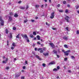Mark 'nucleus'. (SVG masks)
Here are the masks:
<instances>
[{
	"label": "nucleus",
	"instance_id": "f257e3e1",
	"mask_svg": "<svg viewBox=\"0 0 79 79\" xmlns=\"http://www.w3.org/2000/svg\"><path fill=\"white\" fill-rule=\"evenodd\" d=\"M0 21L1 22V24L2 26H3L4 25V21L2 19V17H0Z\"/></svg>",
	"mask_w": 79,
	"mask_h": 79
},
{
	"label": "nucleus",
	"instance_id": "f03ea898",
	"mask_svg": "<svg viewBox=\"0 0 79 79\" xmlns=\"http://www.w3.org/2000/svg\"><path fill=\"white\" fill-rule=\"evenodd\" d=\"M69 52H70V50H69L66 52H64V53L65 55L68 56L69 55Z\"/></svg>",
	"mask_w": 79,
	"mask_h": 79
},
{
	"label": "nucleus",
	"instance_id": "7ed1b4c3",
	"mask_svg": "<svg viewBox=\"0 0 79 79\" xmlns=\"http://www.w3.org/2000/svg\"><path fill=\"white\" fill-rule=\"evenodd\" d=\"M69 17H68V16H66V17L65 18V19L67 23H69Z\"/></svg>",
	"mask_w": 79,
	"mask_h": 79
},
{
	"label": "nucleus",
	"instance_id": "20e7f679",
	"mask_svg": "<svg viewBox=\"0 0 79 79\" xmlns=\"http://www.w3.org/2000/svg\"><path fill=\"white\" fill-rule=\"evenodd\" d=\"M55 12H52L51 14V16L50 17V18L52 19L54 18V16H55Z\"/></svg>",
	"mask_w": 79,
	"mask_h": 79
},
{
	"label": "nucleus",
	"instance_id": "39448f33",
	"mask_svg": "<svg viewBox=\"0 0 79 79\" xmlns=\"http://www.w3.org/2000/svg\"><path fill=\"white\" fill-rule=\"evenodd\" d=\"M21 35L23 37H24L26 39H28V37H27V35H26V34H25L24 35L22 34Z\"/></svg>",
	"mask_w": 79,
	"mask_h": 79
},
{
	"label": "nucleus",
	"instance_id": "423d86ee",
	"mask_svg": "<svg viewBox=\"0 0 79 79\" xmlns=\"http://www.w3.org/2000/svg\"><path fill=\"white\" fill-rule=\"evenodd\" d=\"M49 44L50 45H51L52 48H55V45L53 44L52 43H49Z\"/></svg>",
	"mask_w": 79,
	"mask_h": 79
},
{
	"label": "nucleus",
	"instance_id": "0eeeda50",
	"mask_svg": "<svg viewBox=\"0 0 79 79\" xmlns=\"http://www.w3.org/2000/svg\"><path fill=\"white\" fill-rule=\"evenodd\" d=\"M12 17L11 16H9L8 21L10 22L12 21Z\"/></svg>",
	"mask_w": 79,
	"mask_h": 79
},
{
	"label": "nucleus",
	"instance_id": "6e6552de",
	"mask_svg": "<svg viewBox=\"0 0 79 79\" xmlns=\"http://www.w3.org/2000/svg\"><path fill=\"white\" fill-rule=\"evenodd\" d=\"M55 64V62L54 61H52L49 63V65H50V64Z\"/></svg>",
	"mask_w": 79,
	"mask_h": 79
},
{
	"label": "nucleus",
	"instance_id": "1a4fd4ad",
	"mask_svg": "<svg viewBox=\"0 0 79 79\" xmlns=\"http://www.w3.org/2000/svg\"><path fill=\"white\" fill-rule=\"evenodd\" d=\"M19 8H20V9H21V10H24V9H25V7L20 6L19 7Z\"/></svg>",
	"mask_w": 79,
	"mask_h": 79
},
{
	"label": "nucleus",
	"instance_id": "9d476101",
	"mask_svg": "<svg viewBox=\"0 0 79 79\" xmlns=\"http://www.w3.org/2000/svg\"><path fill=\"white\" fill-rule=\"evenodd\" d=\"M36 58H37L38 59H39V60H41V59L40 58V57H39V56L37 55H35V56Z\"/></svg>",
	"mask_w": 79,
	"mask_h": 79
},
{
	"label": "nucleus",
	"instance_id": "9b49d317",
	"mask_svg": "<svg viewBox=\"0 0 79 79\" xmlns=\"http://www.w3.org/2000/svg\"><path fill=\"white\" fill-rule=\"evenodd\" d=\"M8 61V60H4L3 61V63H7V61Z\"/></svg>",
	"mask_w": 79,
	"mask_h": 79
},
{
	"label": "nucleus",
	"instance_id": "f8f14e48",
	"mask_svg": "<svg viewBox=\"0 0 79 79\" xmlns=\"http://www.w3.org/2000/svg\"><path fill=\"white\" fill-rule=\"evenodd\" d=\"M63 39H64V40H68V38L66 36H64Z\"/></svg>",
	"mask_w": 79,
	"mask_h": 79
},
{
	"label": "nucleus",
	"instance_id": "ddd939ff",
	"mask_svg": "<svg viewBox=\"0 0 79 79\" xmlns=\"http://www.w3.org/2000/svg\"><path fill=\"white\" fill-rule=\"evenodd\" d=\"M30 37L31 38H34V36H33V35L31 34L30 35Z\"/></svg>",
	"mask_w": 79,
	"mask_h": 79
},
{
	"label": "nucleus",
	"instance_id": "4468645a",
	"mask_svg": "<svg viewBox=\"0 0 79 79\" xmlns=\"http://www.w3.org/2000/svg\"><path fill=\"white\" fill-rule=\"evenodd\" d=\"M53 52L55 54H57V51L56 50H53Z\"/></svg>",
	"mask_w": 79,
	"mask_h": 79
},
{
	"label": "nucleus",
	"instance_id": "2eb2a0df",
	"mask_svg": "<svg viewBox=\"0 0 79 79\" xmlns=\"http://www.w3.org/2000/svg\"><path fill=\"white\" fill-rule=\"evenodd\" d=\"M43 55H44V56H47L48 55V53H43Z\"/></svg>",
	"mask_w": 79,
	"mask_h": 79
},
{
	"label": "nucleus",
	"instance_id": "dca6fc26",
	"mask_svg": "<svg viewBox=\"0 0 79 79\" xmlns=\"http://www.w3.org/2000/svg\"><path fill=\"white\" fill-rule=\"evenodd\" d=\"M35 8H38L39 7V5H38V4H37L36 5H35Z\"/></svg>",
	"mask_w": 79,
	"mask_h": 79
},
{
	"label": "nucleus",
	"instance_id": "f3484780",
	"mask_svg": "<svg viewBox=\"0 0 79 79\" xmlns=\"http://www.w3.org/2000/svg\"><path fill=\"white\" fill-rule=\"evenodd\" d=\"M71 59H75V57H74V56H71Z\"/></svg>",
	"mask_w": 79,
	"mask_h": 79
},
{
	"label": "nucleus",
	"instance_id": "a211bd4d",
	"mask_svg": "<svg viewBox=\"0 0 79 79\" xmlns=\"http://www.w3.org/2000/svg\"><path fill=\"white\" fill-rule=\"evenodd\" d=\"M37 38L38 39V40H40V36L39 35L37 36Z\"/></svg>",
	"mask_w": 79,
	"mask_h": 79
},
{
	"label": "nucleus",
	"instance_id": "6ab92c4d",
	"mask_svg": "<svg viewBox=\"0 0 79 79\" xmlns=\"http://www.w3.org/2000/svg\"><path fill=\"white\" fill-rule=\"evenodd\" d=\"M44 52V51H43V48H41L40 51V53H43Z\"/></svg>",
	"mask_w": 79,
	"mask_h": 79
},
{
	"label": "nucleus",
	"instance_id": "aec40b11",
	"mask_svg": "<svg viewBox=\"0 0 79 79\" xmlns=\"http://www.w3.org/2000/svg\"><path fill=\"white\" fill-rule=\"evenodd\" d=\"M19 34H18V35L16 36V38H17V39H19Z\"/></svg>",
	"mask_w": 79,
	"mask_h": 79
},
{
	"label": "nucleus",
	"instance_id": "412c9836",
	"mask_svg": "<svg viewBox=\"0 0 79 79\" xmlns=\"http://www.w3.org/2000/svg\"><path fill=\"white\" fill-rule=\"evenodd\" d=\"M9 32V31H8V30L7 29H6V34H8Z\"/></svg>",
	"mask_w": 79,
	"mask_h": 79
},
{
	"label": "nucleus",
	"instance_id": "4be33fe9",
	"mask_svg": "<svg viewBox=\"0 0 79 79\" xmlns=\"http://www.w3.org/2000/svg\"><path fill=\"white\" fill-rule=\"evenodd\" d=\"M64 47H65V48H68V45L66 44H65L64 45Z\"/></svg>",
	"mask_w": 79,
	"mask_h": 79
},
{
	"label": "nucleus",
	"instance_id": "5701e85b",
	"mask_svg": "<svg viewBox=\"0 0 79 79\" xmlns=\"http://www.w3.org/2000/svg\"><path fill=\"white\" fill-rule=\"evenodd\" d=\"M18 14H15V15H14V17H18Z\"/></svg>",
	"mask_w": 79,
	"mask_h": 79
},
{
	"label": "nucleus",
	"instance_id": "b1692460",
	"mask_svg": "<svg viewBox=\"0 0 79 79\" xmlns=\"http://www.w3.org/2000/svg\"><path fill=\"white\" fill-rule=\"evenodd\" d=\"M12 45L13 47H16V45L15 44V43H12Z\"/></svg>",
	"mask_w": 79,
	"mask_h": 79
},
{
	"label": "nucleus",
	"instance_id": "393cba45",
	"mask_svg": "<svg viewBox=\"0 0 79 79\" xmlns=\"http://www.w3.org/2000/svg\"><path fill=\"white\" fill-rule=\"evenodd\" d=\"M33 35H36V32H35V31L33 32Z\"/></svg>",
	"mask_w": 79,
	"mask_h": 79
},
{
	"label": "nucleus",
	"instance_id": "a878e982",
	"mask_svg": "<svg viewBox=\"0 0 79 79\" xmlns=\"http://www.w3.org/2000/svg\"><path fill=\"white\" fill-rule=\"evenodd\" d=\"M9 37H10V38H12V34L11 33H10V36H9Z\"/></svg>",
	"mask_w": 79,
	"mask_h": 79
},
{
	"label": "nucleus",
	"instance_id": "bb28decb",
	"mask_svg": "<svg viewBox=\"0 0 79 79\" xmlns=\"http://www.w3.org/2000/svg\"><path fill=\"white\" fill-rule=\"evenodd\" d=\"M10 16H13V14L12 12H10Z\"/></svg>",
	"mask_w": 79,
	"mask_h": 79
},
{
	"label": "nucleus",
	"instance_id": "cd10ccee",
	"mask_svg": "<svg viewBox=\"0 0 79 79\" xmlns=\"http://www.w3.org/2000/svg\"><path fill=\"white\" fill-rule=\"evenodd\" d=\"M53 71H58V69H56V68H55L53 69Z\"/></svg>",
	"mask_w": 79,
	"mask_h": 79
},
{
	"label": "nucleus",
	"instance_id": "c85d7f7f",
	"mask_svg": "<svg viewBox=\"0 0 79 79\" xmlns=\"http://www.w3.org/2000/svg\"><path fill=\"white\" fill-rule=\"evenodd\" d=\"M19 76H20V75L17 74L16 75L15 77H19Z\"/></svg>",
	"mask_w": 79,
	"mask_h": 79
},
{
	"label": "nucleus",
	"instance_id": "c756f323",
	"mask_svg": "<svg viewBox=\"0 0 79 79\" xmlns=\"http://www.w3.org/2000/svg\"><path fill=\"white\" fill-rule=\"evenodd\" d=\"M27 19H26V20H25L24 22V23H27Z\"/></svg>",
	"mask_w": 79,
	"mask_h": 79
},
{
	"label": "nucleus",
	"instance_id": "7c9ffc66",
	"mask_svg": "<svg viewBox=\"0 0 79 79\" xmlns=\"http://www.w3.org/2000/svg\"><path fill=\"white\" fill-rule=\"evenodd\" d=\"M68 12H69V10H68L66 9L65 10V13H68Z\"/></svg>",
	"mask_w": 79,
	"mask_h": 79
},
{
	"label": "nucleus",
	"instance_id": "2f4dec72",
	"mask_svg": "<svg viewBox=\"0 0 79 79\" xmlns=\"http://www.w3.org/2000/svg\"><path fill=\"white\" fill-rule=\"evenodd\" d=\"M75 7L76 9H78V8H79V6H76Z\"/></svg>",
	"mask_w": 79,
	"mask_h": 79
},
{
	"label": "nucleus",
	"instance_id": "473e14b6",
	"mask_svg": "<svg viewBox=\"0 0 79 79\" xmlns=\"http://www.w3.org/2000/svg\"><path fill=\"white\" fill-rule=\"evenodd\" d=\"M59 11L60 12V13H62L63 12V10H59Z\"/></svg>",
	"mask_w": 79,
	"mask_h": 79
},
{
	"label": "nucleus",
	"instance_id": "72a5a7b5",
	"mask_svg": "<svg viewBox=\"0 0 79 79\" xmlns=\"http://www.w3.org/2000/svg\"><path fill=\"white\" fill-rule=\"evenodd\" d=\"M7 45H9V41L8 40H7Z\"/></svg>",
	"mask_w": 79,
	"mask_h": 79
},
{
	"label": "nucleus",
	"instance_id": "f704fd0d",
	"mask_svg": "<svg viewBox=\"0 0 79 79\" xmlns=\"http://www.w3.org/2000/svg\"><path fill=\"white\" fill-rule=\"evenodd\" d=\"M63 4H66V2L65 1H64L63 2Z\"/></svg>",
	"mask_w": 79,
	"mask_h": 79
},
{
	"label": "nucleus",
	"instance_id": "c9c22d12",
	"mask_svg": "<svg viewBox=\"0 0 79 79\" xmlns=\"http://www.w3.org/2000/svg\"><path fill=\"white\" fill-rule=\"evenodd\" d=\"M57 70H58V69H60V66H57Z\"/></svg>",
	"mask_w": 79,
	"mask_h": 79
},
{
	"label": "nucleus",
	"instance_id": "e433bc0d",
	"mask_svg": "<svg viewBox=\"0 0 79 79\" xmlns=\"http://www.w3.org/2000/svg\"><path fill=\"white\" fill-rule=\"evenodd\" d=\"M27 40V42H29V39H26Z\"/></svg>",
	"mask_w": 79,
	"mask_h": 79
},
{
	"label": "nucleus",
	"instance_id": "4c0bfd02",
	"mask_svg": "<svg viewBox=\"0 0 79 79\" xmlns=\"http://www.w3.org/2000/svg\"><path fill=\"white\" fill-rule=\"evenodd\" d=\"M46 25H47V26H50V24L48 23L47 22H46Z\"/></svg>",
	"mask_w": 79,
	"mask_h": 79
},
{
	"label": "nucleus",
	"instance_id": "58836bf2",
	"mask_svg": "<svg viewBox=\"0 0 79 79\" xmlns=\"http://www.w3.org/2000/svg\"><path fill=\"white\" fill-rule=\"evenodd\" d=\"M66 29L67 31H69V29L68 28V27H66Z\"/></svg>",
	"mask_w": 79,
	"mask_h": 79
},
{
	"label": "nucleus",
	"instance_id": "ea45409f",
	"mask_svg": "<svg viewBox=\"0 0 79 79\" xmlns=\"http://www.w3.org/2000/svg\"><path fill=\"white\" fill-rule=\"evenodd\" d=\"M57 7H58V8H59V7H60V4H58L57 6Z\"/></svg>",
	"mask_w": 79,
	"mask_h": 79
},
{
	"label": "nucleus",
	"instance_id": "a19ab883",
	"mask_svg": "<svg viewBox=\"0 0 79 79\" xmlns=\"http://www.w3.org/2000/svg\"><path fill=\"white\" fill-rule=\"evenodd\" d=\"M23 69H26V66H23Z\"/></svg>",
	"mask_w": 79,
	"mask_h": 79
},
{
	"label": "nucleus",
	"instance_id": "79ce46f5",
	"mask_svg": "<svg viewBox=\"0 0 79 79\" xmlns=\"http://www.w3.org/2000/svg\"><path fill=\"white\" fill-rule=\"evenodd\" d=\"M46 49V48H44L43 49V50H44V51H45Z\"/></svg>",
	"mask_w": 79,
	"mask_h": 79
},
{
	"label": "nucleus",
	"instance_id": "37998d69",
	"mask_svg": "<svg viewBox=\"0 0 79 79\" xmlns=\"http://www.w3.org/2000/svg\"><path fill=\"white\" fill-rule=\"evenodd\" d=\"M21 79H24V77L23 76L21 77Z\"/></svg>",
	"mask_w": 79,
	"mask_h": 79
},
{
	"label": "nucleus",
	"instance_id": "c03bdc74",
	"mask_svg": "<svg viewBox=\"0 0 79 79\" xmlns=\"http://www.w3.org/2000/svg\"><path fill=\"white\" fill-rule=\"evenodd\" d=\"M52 29H53V30H56V29L55 28H52Z\"/></svg>",
	"mask_w": 79,
	"mask_h": 79
},
{
	"label": "nucleus",
	"instance_id": "a18cd8bd",
	"mask_svg": "<svg viewBox=\"0 0 79 79\" xmlns=\"http://www.w3.org/2000/svg\"><path fill=\"white\" fill-rule=\"evenodd\" d=\"M13 29V30H16V27H14Z\"/></svg>",
	"mask_w": 79,
	"mask_h": 79
},
{
	"label": "nucleus",
	"instance_id": "49530a36",
	"mask_svg": "<svg viewBox=\"0 0 79 79\" xmlns=\"http://www.w3.org/2000/svg\"><path fill=\"white\" fill-rule=\"evenodd\" d=\"M40 50H41V48H39L37 49L38 51H40Z\"/></svg>",
	"mask_w": 79,
	"mask_h": 79
},
{
	"label": "nucleus",
	"instance_id": "de8ad7c7",
	"mask_svg": "<svg viewBox=\"0 0 79 79\" xmlns=\"http://www.w3.org/2000/svg\"><path fill=\"white\" fill-rule=\"evenodd\" d=\"M43 66L44 67H45V64H43Z\"/></svg>",
	"mask_w": 79,
	"mask_h": 79
},
{
	"label": "nucleus",
	"instance_id": "09e8293b",
	"mask_svg": "<svg viewBox=\"0 0 79 79\" xmlns=\"http://www.w3.org/2000/svg\"><path fill=\"white\" fill-rule=\"evenodd\" d=\"M77 34H79V31L77 30Z\"/></svg>",
	"mask_w": 79,
	"mask_h": 79
},
{
	"label": "nucleus",
	"instance_id": "8fccbe9b",
	"mask_svg": "<svg viewBox=\"0 0 79 79\" xmlns=\"http://www.w3.org/2000/svg\"><path fill=\"white\" fill-rule=\"evenodd\" d=\"M29 8V6H27L26 9L27 10V9H28Z\"/></svg>",
	"mask_w": 79,
	"mask_h": 79
},
{
	"label": "nucleus",
	"instance_id": "3c124183",
	"mask_svg": "<svg viewBox=\"0 0 79 79\" xmlns=\"http://www.w3.org/2000/svg\"><path fill=\"white\" fill-rule=\"evenodd\" d=\"M70 6L69 5H67V7L69 8H70Z\"/></svg>",
	"mask_w": 79,
	"mask_h": 79
},
{
	"label": "nucleus",
	"instance_id": "603ef678",
	"mask_svg": "<svg viewBox=\"0 0 79 79\" xmlns=\"http://www.w3.org/2000/svg\"><path fill=\"white\" fill-rule=\"evenodd\" d=\"M25 63L26 64H28V63H27V61H25Z\"/></svg>",
	"mask_w": 79,
	"mask_h": 79
},
{
	"label": "nucleus",
	"instance_id": "864d4df0",
	"mask_svg": "<svg viewBox=\"0 0 79 79\" xmlns=\"http://www.w3.org/2000/svg\"><path fill=\"white\" fill-rule=\"evenodd\" d=\"M31 22H32V23H34V21H35L34 20H31Z\"/></svg>",
	"mask_w": 79,
	"mask_h": 79
},
{
	"label": "nucleus",
	"instance_id": "5fc2aeb1",
	"mask_svg": "<svg viewBox=\"0 0 79 79\" xmlns=\"http://www.w3.org/2000/svg\"><path fill=\"white\" fill-rule=\"evenodd\" d=\"M44 5L45 6V8H46V7H47V4H45Z\"/></svg>",
	"mask_w": 79,
	"mask_h": 79
},
{
	"label": "nucleus",
	"instance_id": "6e6d98bb",
	"mask_svg": "<svg viewBox=\"0 0 79 79\" xmlns=\"http://www.w3.org/2000/svg\"><path fill=\"white\" fill-rule=\"evenodd\" d=\"M21 3V1H19V2H18V3H19V4H20V3Z\"/></svg>",
	"mask_w": 79,
	"mask_h": 79
},
{
	"label": "nucleus",
	"instance_id": "4d7b16f0",
	"mask_svg": "<svg viewBox=\"0 0 79 79\" xmlns=\"http://www.w3.org/2000/svg\"><path fill=\"white\" fill-rule=\"evenodd\" d=\"M35 51H37V48H35Z\"/></svg>",
	"mask_w": 79,
	"mask_h": 79
},
{
	"label": "nucleus",
	"instance_id": "13d9d810",
	"mask_svg": "<svg viewBox=\"0 0 79 79\" xmlns=\"http://www.w3.org/2000/svg\"><path fill=\"white\" fill-rule=\"evenodd\" d=\"M9 69V67H7L6 68V69Z\"/></svg>",
	"mask_w": 79,
	"mask_h": 79
},
{
	"label": "nucleus",
	"instance_id": "bf43d9fd",
	"mask_svg": "<svg viewBox=\"0 0 79 79\" xmlns=\"http://www.w3.org/2000/svg\"><path fill=\"white\" fill-rule=\"evenodd\" d=\"M45 2H47V0H43Z\"/></svg>",
	"mask_w": 79,
	"mask_h": 79
},
{
	"label": "nucleus",
	"instance_id": "052dcab7",
	"mask_svg": "<svg viewBox=\"0 0 79 79\" xmlns=\"http://www.w3.org/2000/svg\"><path fill=\"white\" fill-rule=\"evenodd\" d=\"M43 7H44V5H42L41 6V7L42 8Z\"/></svg>",
	"mask_w": 79,
	"mask_h": 79
},
{
	"label": "nucleus",
	"instance_id": "680f3d73",
	"mask_svg": "<svg viewBox=\"0 0 79 79\" xmlns=\"http://www.w3.org/2000/svg\"><path fill=\"white\" fill-rule=\"evenodd\" d=\"M11 49L12 50H13V49H14V47H12L11 48Z\"/></svg>",
	"mask_w": 79,
	"mask_h": 79
},
{
	"label": "nucleus",
	"instance_id": "e2e57ef3",
	"mask_svg": "<svg viewBox=\"0 0 79 79\" xmlns=\"http://www.w3.org/2000/svg\"><path fill=\"white\" fill-rule=\"evenodd\" d=\"M41 42H44V41H43L42 39H41Z\"/></svg>",
	"mask_w": 79,
	"mask_h": 79
},
{
	"label": "nucleus",
	"instance_id": "0e129e2a",
	"mask_svg": "<svg viewBox=\"0 0 79 79\" xmlns=\"http://www.w3.org/2000/svg\"><path fill=\"white\" fill-rule=\"evenodd\" d=\"M37 44H39V45H40V43H39V42H38Z\"/></svg>",
	"mask_w": 79,
	"mask_h": 79
},
{
	"label": "nucleus",
	"instance_id": "69168bd1",
	"mask_svg": "<svg viewBox=\"0 0 79 79\" xmlns=\"http://www.w3.org/2000/svg\"><path fill=\"white\" fill-rule=\"evenodd\" d=\"M36 39V37H35L34 38V39H33V40H35Z\"/></svg>",
	"mask_w": 79,
	"mask_h": 79
},
{
	"label": "nucleus",
	"instance_id": "338daca9",
	"mask_svg": "<svg viewBox=\"0 0 79 79\" xmlns=\"http://www.w3.org/2000/svg\"><path fill=\"white\" fill-rule=\"evenodd\" d=\"M56 56L57 57L59 58V57H60V56H59V55H58L56 54Z\"/></svg>",
	"mask_w": 79,
	"mask_h": 79
},
{
	"label": "nucleus",
	"instance_id": "774afa93",
	"mask_svg": "<svg viewBox=\"0 0 79 79\" xmlns=\"http://www.w3.org/2000/svg\"><path fill=\"white\" fill-rule=\"evenodd\" d=\"M77 12L78 14H79V10H77Z\"/></svg>",
	"mask_w": 79,
	"mask_h": 79
}]
</instances>
